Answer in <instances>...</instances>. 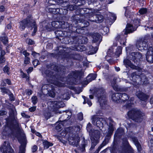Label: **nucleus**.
Returning <instances> with one entry per match:
<instances>
[{"label":"nucleus","instance_id":"nucleus-24","mask_svg":"<svg viewBox=\"0 0 153 153\" xmlns=\"http://www.w3.org/2000/svg\"><path fill=\"white\" fill-rule=\"evenodd\" d=\"M10 130V129L8 127H5V128L3 129V131L2 132V135L4 136H8L9 134V132Z\"/></svg>","mask_w":153,"mask_h":153},{"label":"nucleus","instance_id":"nucleus-19","mask_svg":"<svg viewBox=\"0 0 153 153\" xmlns=\"http://www.w3.org/2000/svg\"><path fill=\"white\" fill-rule=\"evenodd\" d=\"M95 18H96L97 19L95 20H92L91 19H90L91 21L95 22L97 23H100L102 21L103 19V16L100 14H97L94 16Z\"/></svg>","mask_w":153,"mask_h":153},{"label":"nucleus","instance_id":"nucleus-46","mask_svg":"<svg viewBox=\"0 0 153 153\" xmlns=\"http://www.w3.org/2000/svg\"><path fill=\"white\" fill-rule=\"evenodd\" d=\"M78 119L81 120L83 119V114L82 113H79L78 114Z\"/></svg>","mask_w":153,"mask_h":153},{"label":"nucleus","instance_id":"nucleus-35","mask_svg":"<svg viewBox=\"0 0 153 153\" xmlns=\"http://www.w3.org/2000/svg\"><path fill=\"white\" fill-rule=\"evenodd\" d=\"M1 40L3 43L4 44H6L8 42V39L6 37H2Z\"/></svg>","mask_w":153,"mask_h":153},{"label":"nucleus","instance_id":"nucleus-23","mask_svg":"<svg viewBox=\"0 0 153 153\" xmlns=\"http://www.w3.org/2000/svg\"><path fill=\"white\" fill-rule=\"evenodd\" d=\"M132 140L135 145L137 147L138 151H140L141 150V146L138 141V140L137 138H132Z\"/></svg>","mask_w":153,"mask_h":153},{"label":"nucleus","instance_id":"nucleus-43","mask_svg":"<svg viewBox=\"0 0 153 153\" xmlns=\"http://www.w3.org/2000/svg\"><path fill=\"white\" fill-rule=\"evenodd\" d=\"M30 62V59L28 57H26L24 60V63L27 64L29 63Z\"/></svg>","mask_w":153,"mask_h":153},{"label":"nucleus","instance_id":"nucleus-30","mask_svg":"<svg viewBox=\"0 0 153 153\" xmlns=\"http://www.w3.org/2000/svg\"><path fill=\"white\" fill-rule=\"evenodd\" d=\"M3 71L4 73H6L8 75L10 74V68L7 65L4 68Z\"/></svg>","mask_w":153,"mask_h":153},{"label":"nucleus","instance_id":"nucleus-12","mask_svg":"<svg viewBox=\"0 0 153 153\" xmlns=\"http://www.w3.org/2000/svg\"><path fill=\"white\" fill-rule=\"evenodd\" d=\"M145 78V76L143 74L139 72H135L131 74L130 79L133 82H136L138 79H139L140 80H143Z\"/></svg>","mask_w":153,"mask_h":153},{"label":"nucleus","instance_id":"nucleus-58","mask_svg":"<svg viewBox=\"0 0 153 153\" xmlns=\"http://www.w3.org/2000/svg\"><path fill=\"white\" fill-rule=\"evenodd\" d=\"M87 102L90 106H91L92 105L91 102L88 99H87Z\"/></svg>","mask_w":153,"mask_h":153},{"label":"nucleus","instance_id":"nucleus-31","mask_svg":"<svg viewBox=\"0 0 153 153\" xmlns=\"http://www.w3.org/2000/svg\"><path fill=\"white\" fill-rule=\"evenodd\" d=\"M63 125L61 122L59 123L57 125L56 127V129L58 131H60L62 129V127L63 126Z\"/></svg>","mask_w":153,"mask_h":153},{"label":"nucleus","instance_id":"nucleus-56","mask_svg":"<svg viewBox=\"0 0 153 153\" xmlns=\"http://www.w3.org/2000/svg\"><path fill=\"white\" fill-rule=\"evenodd\" d=\"M6 112L3 111H0V116L3 115L5 114Z\"/></svg>","mask_w":153,"mask_h":153},{"label":"nucleus","instance_id":"nucleus-49","mask_svg":"<svg viewBox=\"0 0 153 153\" xmlns=\"http://www.w3.org/2000/svg\"><path fill=\"white\" fill-rule=\"evenodd\" d=\"M68 8L69 9L71 10H72L74 9L75 7L73 5H69L68 7Z\"/></svg>","mask_w":153,"mask_h":153},{"label":"nucleus","instance_id":"nucleus-52","mask_svg":"<svg viewBox=\"0 0 153 153\" xmlns=\"http://www.w3.org/2000/svg\"><path fill=\"white\" fill-rule=\"evenodd\" d=\"M22 53L26 57H27V56H28L29 55V53L27 52L26 51H23Z\"/></svg>","mask_w":153,"mask_h":153},{"label":"nucleus","instance_id":"nucleus-48","mask_svg":"<svg viewBox=\"0 0 153 153\" xmlns=\"http://www.w3.org/2000/svg\"><path fill=\"white\" fill-rule=\"evenodd\" d=\"M132 104L133 103L131 102V101H128V104H127L126 106V108H128L129 107L131 106Z\"/></svg>","mask_w":153,"mask_h":153},{"label":"nucleus","instance_id":"nucleus-63","mask_svg":"<svg viewBox=\"0 0 153 153\" xmlns=\"http://www.w3.org/2000/svg\"><path fill=\"white\" fill-rule=\"evenodd\" d=\"M36 135H37V136H38L39 137H40L41 136V134L39 132H36Z\"/></svg>","mask_w":153,"mask_h":153},{"label":"nucleus","instance_id":"nucleus-11","mask_svg":"<svg viewBox=\"0 0 153 153\" xmlns=\"http://www.w3.org/2000/svg\"><path fill=\"white\" fill-rule=\"evenodd\" d=\"M10 119L13 121V127L15 130H19V125L16 120L15 112L13 110H10Z\"/></svg>","mask_w":153,"mask_h":153},{"label":"nucleus","instance_id":"nucleus-42","mask_svg":"<svg viewBox=\"0 0 153 153\" xmlns=\"http://www.w3.org/2000/svg\"><path fill=\"white\" fill-rule=\"evenodd\" d=\"M26 42L29 45H33L34 43V41L30 39H27Z\"/></svg>","mask_w":153,"mask_h":153},{"label":"nucleus","instance_id":"nucleus-9","mask_svg":"<svg viewBox=\"0 0 153 153\" xmlns=\"http://www.w3.org/2000/svg\"><path fill=\"white\" fill-rule=\"evenodd\" d=\"M129 58L134 63L137 64V62L143 59L142 54L139 52H132L129 55Z\"/></svg>","mask_w":153,"mask_h":153},{"label":"nucleus","instance_id":"nucleus-17","mask_svg":"<svg viewBox=\"0 0 153 153\" xmlns=\"http://www.w3.org/2000/svg\"><path fill=\"white\" fill-rule=\"evenodd\" d=\"M93 42H98L100 43L102 41V38L101 36L98 33H95L93 36Z\"/></svg>","mask_w":153,"mask_h":153},{"label":"nucleus","instance_id":"nucleus-14","mask_svg":"<svg viewBox=\"0 0 153 153\" xmlns=\"http://www.w3.org/2000/svg\"><path fill=\"white\" fill-rule=\"evenodd\" d=\"M136 95L141 100L143 101L146 100L148 98V96L140 91L136 93Z\"/></svg>","mask_w":153,"mask_h":153},{"label":"nucleus","instance_id":"nucleus-28","mask_svg":"<svg viewBox=\"0 0 153 153\" xmlns=\"http://www.w3.org/2000/svg\"><path fill=\"white\" fill-rule=\"evenodd\" d=\"M96 77V74H90L87 77V80H88V79H89V81L90 82L95 79Z\"/></svg>","mask_w":153,"mask_h":153},{"label":"nucleus","instance_id":"nucleus-62","mask_svg":"<svg viewBox=\"0 0 153 153\" xmlns=\"http://www.w3.org/2000/svg\"><path fill=\"white\" fill-rule=\"evenodd\" d=\"M4 81H3L2 82H1V85L2 86H4L6 85V83L4 82Z\"/></svg>","mask_w":153,"mask_h":153},{"label":"nucleus","instance_id":"nucleus-16","mask_svg":"<svg viewBox=\"0 0 153 153\" xmlns=\"http://www.w3.org/2000/svg\"><path fill=\"white\" fill-rule=\"evenodd\" d=\"M120 95H121V93H113L111 95V99L114 102L118 103L120 102Z\"/></svg>","mask_w":153,"mask_h":153},{"label":"nucleus","instance_id":"nucleus-4","mask_svg":"<svg viewBox=\"0 0 153 153\" xmlns=\"http://www.w3.org/2000/svg\"><path fill=\"white\" fill-rule=\"evenodd\" d=\"M21 144L19 153H25L26 144V138L23 131H20L16 136Z\"/></svg>","mask_w":153,"mask_h":153},{"label":"nucleus","instance_id":"nucleus-22","mask_svg":"<svg viewBox=\"0 0 153 153\" xmlns=\"http://www.w3.org/2000/svg\"><path fill=\"white\" fill-rule=\"evenodd\" d=\"M117 78V77H114L113 78V81H111V85L114 90L118 91V88L117 85L116 84V80Z\"/></svg>","mask_w":153,"mask_h":153},{"label":"nucleus","instance_id":"nucleus-3","mask_svg":"<svg viewBox=\"0 0 153 153\" xmlns=\"http://www.w3.org/2000/svg\"><path fill=\"white\" fill-rule=\"evenodd\" d=\"M128 115L135 122H139L142 121L144 114L140 110L134 108L128 112Z\"/></svg>","mask_w":153,"mask_h":153},{"label":"nucleus","instance_id":"nucleus-38","mask_svg":"<svg viewBox=\"0 0 153 153\" xmlns=\"http://www.w3.org/2000/svg\"><path fill=\"white\" fill-rule=\"evenodd\" d=\"M37 98L36 96H33L32 98V101L33 103L35 105V104L37 102Z\"/></svg>","mask_w":153,"mask_h":153},{"label":"nucleus","instance_id":"nucleus-8","mask_svg":"<svg viewBox=\"0 0 153 153\" xmlns=\"http://www.w3.org/2000/svg\"><path fill=\"white\" fill-rule=\"evenodd\" d=\"M92 123L93 124L97 126L100 128H102L104 124L106 123L104 119L102 118H99L96 117L95 116H93L92 117Z\"/></svg>","mask_w":153,"mask_h":153},{"label":"nucleus","instance_id":"nucleus-40","mask_svg":"<svg viewBox=\"0 0 153 153\" xmlns=\"http://www.w3.org/2000/svg\"><path fill=\"white\" fill-rule=\"evenodd\" d=\"M21 75L23 78H26L27 80L29 79V77L28 76L26 75L23 72H21Z\"/></svg>","mask_w":153,"mask_h":153},{"label":"nucleus","instance_id":"nucleus-32","mask_svg":"<svg viewBox=\"0 0 153 153\" xmlns=\"http://www.w3.org/2000/svg\"><path fill=\"white\" fill-rule=\"evenodd\" d=\"M45 26V29L47 30L48 31H50L53 29V28H52V27L51 26V24L50 25L49 24H47Z\"/></svg>","mask_w":153,"mask_h":153},{"label":"nucleus","instance_id":"nucleus-15","mask_svg":"<svg viewBox=\"0 0 153 153\" xmlns=\"http://www.w3.org/2000/svg\"><path fill=\"white\" fill-rule=\"evenodd\" d=\"M136 30V28L133 27V26L131 25L127 24L124 31L125 32V34H127L128 33L132 32Z\"/></svg>","mask_w":153,"mask_h":153},{"label":"nucleus","instance_id":"nucleus-13","mask_svg":"<svg viewBox=\"0 0 153 153\" xmlns=\"http://www.w3.org/2000/svg\"><path fill=\"white\" fill-rule=\"evenodd\" d=\"M106 121L108 126V130L107 135L108 136H109L112 134L114 130V122L112 119L110 118H108V119Z\"/></svg>","mask_w":153,"mask_h":153},{"label":"nucleus","instance_id":"nucleus-34","mask_svg":"<svg viewBox=\"0 0 153 153\" xmlns=\"http://www.w3.org/2000/svg\"><path fill=\"white\" fill-rule=\"evenodd\" d=\"M79 39H80V40L82 39H84L85 40V41L84 42L82 41H81L79 40L78 42L79 43H85V42L86 43L87 42L88 40L87 38L86 37H82L81 36H79Z\"/></svg>","mask_w":153,"mask_h":153},{"label":"nucleus","instance_id":"nucleus-36","mask_svg":"<svg viewBox=\"0 0 153 153\" xmlns=\"http://www.w3.org/2000/svg\"><path fill=\"white\" fill-rule=\"evenodd\" d=\"M147 12V9L146 8H143L140 9L139 10V12L141 14H143L146 13Z\"/></svg>","mask_w":153,"mask_h":153},{"label":"nucleus","instance_id":"nucleus-2","mask_svg":"<svg viewBox=\"0 0 153 153\" xmlns=\"http://www.w3.org/2000/svg\"><path fill=\"white\" fill-rule=\"evenodd\" d=\"M20 28L22 30H24L26 27H32L33 26L34 30L32 33V35L33 36L37 31V27L36 25L35 20L33 19L31 16H30L27 17L26 19L23 20L20 22Z\"/></svg>","mask_w":153,"mask_h":153},{"label":"nucleus","instance_id":"nucleus-44","mask_svg":"<svg viewBox=\"0 0 153 153\" xmlns=\"http://www.w3.org/2000/svg\"><path fill=\"white\" fill-rule=\"evenodd\" d=\"M39 61L37 59H35L33 62V65L34 66H36L39 64Z\"/></svg>","mask_w":153,"mask_h":153},{"label":"nucleus","instance_id":"nucleus-61","mask_svg":"<svg viewBox=\"0 0 153 153\" xmlns=\"http://www.w3.org/2000/svg\"><path fill=\"white\" fill-rule=\"evenodd\" d=\"M4 18V16H1L0 18V22H1L3 20Z\"/></svg>","mask_w":153,"mask_h":153},{"label":"nucleus","instance_id":"nucleus-55","mask_svg":"<svg viewBox=\"0 0 153 153\" xmlns=\"http://www.w3.org/2000/svg\"><path fill=\"white\" fill-rule=\"evenodd\" d=\"M4 81L7 82L8 85L11 84V81L8 79H6L4 80Z\"/></svg>","mask_w":153,"mask_h":153},{"label":"nucleus","instance_id":"nucleus-41","mask_svg":"<svg viewBox=\"0 0 153 153\" xmlns=\"http://www.w3.org/2000/svg\"><path fill=\"white\" fill-rule=\"evenodd\" d=\"M1 91L4 94H7L9 92V91L5 88H1Z\"/></svg>","mask_w":153,"mask_h":153},{"label":"nucleus","instance_id":"nucleus-53","mask_svg":"<svg viewBox=\"0 0 153 153\" xmlns=\"http://www.w3.org/2000/svg\"><path fill=\"white\" fill-rule=\"evenodd\" d=\"M33 69V67H30L27 71V72L28 73H30Z\"/></svg>","mask_w":153,"mask_h":153},{"label":"nucleus","instance_id":"nucleus-50","mask_svg":"<svg viewBox=\"0 0 153 153\" xmlns=\"http://www.w3.org/2000/svg\"><path fill=\"white\" fill-rule=\"evenodd\" d=\"M45 116L47 119H48L51 117V114L50 113H45Z\"/></svg>","mask_w":153,"mask_h":153},{"label":"nucleus","instance_id":"nucleus-27","mask_svg":"<svg viewBox=\"0 0 153 153\" xmlns=\"http://www.w3.org/2000/svg\"><path fill=\"white\" fill-rule=\"evenodd\" d=\"M146 60L149 63L153 62V55H146Z\"/></svg>","mask_w":153,"mask_h":153},{"label":"nucleus","instance_id":"nucleus-37","mask_svg":"<svg viewBox=\"0 0 153 153\" xmlns=\"http://www.w3.org/2000/svg\"><path fill=\"white\" fill-rule=\"evenodd\" d=\"M122 48L121 47H119L117 49V50L116 52V54L117 55H119L121 53Z\"/></svg>","mask_w":153,"mask_h":153},{"label":"nucleus","instance_id":"nucleus-18","mask_svg":"<svg viewBox=\"0 0 153 153\" xmlns=\"http://www.w3.org/2000/svg\"><path fill=\"white\" fill-rule=\"evenodd\" d=\"M137 47L140 50L145 49L144 48H146L147 45L146 42L140 41L137 42L136 45Z\"/></svg>","mask_w":153,"mask_h":153},{"label":"nucleus","instance_id":"nucleus-6","mask_svg":"<svg viewBox=\"0 0 153 153\" xmlns=\"http://www.w3.org/2000/svg\"><path fill=\"white\" fill-rule=\"evenodd\" d=\"M96 94L100 105L101 107H103L106 103L104 90L102 88L99 89L97 91Z\"/></svg>","mask_w":153,"mask_h":153},{"label":"nucleus","instance_id":"nucleus-7","mask_svg":"<svg viewBox=\"0 0 153 153\" xmlns=\"http://www.w3.org/2000/svg\"><path fill=\"white\" fill-rule=\"evenodd\" d=\"M48 105L53 111L56 112L58 108L63 107L64 104L63 102L60 101H53L48 102Z\"/></svg>","mask_w":153,"mask_h":153},{"label":"nucleus","instance_id":"nucleus-1","mask_svg":"<svg viewBox=\"0 0 153 153\" xmlns=\"http://www.w3.org/2000/svg\"><path fill=\"white\" fill-rule=\"evenodd\" d=\"M91 124L89 123L87 126V129L91 136L92 145L90 148L91 150L93 149L99 143L98 140L100 138V132L97 130H93L91 129Z\"/></svg>","mask_w":153,"mask_h":153},{"label":"nucleus","instance_id":"nucleus-33","mask_svg":"<svg viewBox=\"0 0 153 153\" xmlns=\"http://www.w3.org/2000/svg\"><path fill=\"white\" fill-rule=\"evenodd\" d=\"M146 54L153 55V48L152 47H149L147 52Z\"/></svg>","mask_w":153,"mask_h":153},{"label":"nucleus","instance_id":"nucleus-54","mask_svg":"<svg viewBox=\"0 0 153 153\" xmlns=\"http://www.w3.org/2000/svg\"><path fill=\"white\" fill-rule=\"evenodd\" d=\"M5 10V8L3 6H0V12H2L4 11Z\"/></svg>","mask_w":153,"mask_h":153},{"label":"nucleus","instance_id":"nucleus-25","mask_svg":"<svg viewBox=\"0 0 153 153\" xmlns=\"http://www.w3.org/2000/svg\"><path fill=\"white\" fill-rule=\"evenodd\" d=\"M43 144L45 149H48L50 146H53V144L47 141H44L43 142Z\"/></svg>","mask_w":153,"mask_h":153},{"label":"nucleus","instance_id":"nucleus-5","mask_svg":"<svg viewBox=\"0 0 153 153\" xmlns=\"http://www.w3.org/2000/svg\"><path fill=\"white\" fill-rule=\"evenodd\" d=\"M44 76H46L48 81L50 83L54 84L59 87H62L64 86L63 84L59 82L57 80H55V76L52 74V72L48 70H46L43 74Z\"/></svg>","mask_w":153,"mask_h":153},{"label":"nucleus","instance_id":"nucleus-47","mask_svg":"<svg viewBox=\"0 0 153 153\" xmlns=\"http://www.w3.org/2000/svg\"><path fill=\"white\" fill-rule=\"evenodd\" d=\"M38 147L36 145H34L33 146L32 148V152H35L37 149Z\"/></svg>","mask_w":153,"mask_h":153},{"label":"nucleus","instance_id":"nucleus-64","mask_svg":"<svg viewBox=\"0 0 153 153\" xmlns=\"http://www.w3.org/2000/svg\"><path fill=\"white\" fill-rule=\"evenodd\" d=\"M132 152V151L131 150V149H129V151H127V152L125 153H131Z\"/></svg>","mask_w":153,"mask_h":153},{"label":"nucleus","instance_id":"nucleus-26","mask_svg":"<svg viewBox=\"0 0 153 153\" xmlns=\"http://www.w3.org/2000/svg\"><path fill=\"white\" fill-rule=\"evenodd\" d=\"M120 101L122 100L124 101L128 99L129 97L126 94H121L120 95Z\"/></svg>","mask_w":153,"mask_h":153},{"label":"nucleus","instance_id":"nucleus-57","mask_svg":"<svg viewBox=\"0 0 153 153\" xmlns=\"http://www.w3.org/2000/svg\"><path fill=\"white\" fill-rule=\"evenodd\" d=\"M32 94V91L31 90H27V94L28 95H30Z\"/></svg>","mask_w":153,"mask_h":153},{"label":"nucleus","instance_id":"nucleus-10","mask_svg":"<svg viewBox=\"0 0 153 153\" xmlns=\"http://www.w3.org/2000/svg\"><path fill=\"white\" fill-rule=\"evenodd\" d=\"M13 149L8 142L5 141L2 148H0V153H12Z\"/></svg>","mask_w":153,"mask_h":153},{"label":"nucleus","instance_id":"nucleus-20","mask_svg":"<svg viewBox=\"0 0 153 153\" xmlns=\"http://www.w3.org/2000/svg\"><path fill=\"white\" fill-rule=\"evenodd\" d=\"M124 64L126 68L130 67L131 68L133 69H136V67L133 65L131 61L128 59H126L124 60Z\"/></svg>","mask_w":153,"mask_h":153},{"label":"nucleus","instance_id":"nucleus-45","mask_svg":"<svg viewBox=\"0 0 153 153\" xmlns=\"http://www.w3.org/2000/svg\"><path fill=\"white\" fill-rule=\"evenodd\" d=\"M113 52V50L112 48H110L108 49V53L109 54V55L111 56L112 54V53Z\"/></svg>","mask_w":153,"mask_h":153},{"label":"nucleus","instance_id":"nucleus-39","mask_svg":"<svg viewBox=\"0 0 153 153\" xmlns=\"http://www.w3.org/2000/svg\"><path fill=\"white\" fill-rule=\"evenodd\" d=\"M57 22H53L51 23V26L52 27V28H57V26L56 25H57Z\"/></svg>","mask_w":153,"mask_h":153},{"label":"nucleus","instance_id":"nucleus-60","mask_svg":"<svg viewBox=\"0 0 153 153\" xmlns=\"http://www.w3.org/2000/svg\"><path fill=\"white\" fill-rule=\"evenodd\" d=\"M7 28L8 29H10L11 28V25L10 24H9L7 25Z\"/></svg>","mask_w":153,"mask_h":153},{"label":"nucleus","instance_id":"nucleus-21","mask_svg":"<svg viewBox=\"0 0 153 153\" xmlns=\"http://www.w3.org/2000/svg\"><path fill=\"white\" fill-rule=\"evenodd\" d=\"M73 142L69 141L70 144H71L74 146L77 147L78 145V143L79 142V137L77 136L74 138H72Z\"/></svg>","mask_w":153,"mask_h":153},{"label":"nucleus","instance_id":"nucleus-51","mask_svg":"<svg viewBox=\"0 0 153 153\" xmlns=\"http://www.w3.org/2000/svg\"><path fill=\"white\" fill-rule=\"evenodd\" d=\"M36 109V107L35 106H33L30 107L29 108V110L30 112H33Z\"/></svg>","mask_w":153,"mask_h":153},{"label":"nucleus","instance_id":"nucleus-29","mask_svg":"<svg viewBox=\"0 0 153 153\" xmlns=\"http://www.w3.org/2000/svg\"><path fill=\"white\" fill-rule=\"evenodd\" d=\"M90 51L89 52V53L91 54H93L96 53L98 50V48L97 47H93L92 46L90 47Z\"/></svg>","mask_w":153,"mask_h":153},{"label":"nucleus","instance_id":"nucleus-59","mask_svg":"<svg viewBox=\"0 0 153 153\" xmlns=\"http://www.w3.org/2000/svg\"><path fill=\"white\" fill-rule=\"evenodd\" d=\"M62 31H57L56 32V33L57 34H59L60 36H62Z\"/></svg>","mask_w":153,"mask_h":153}]
</instances>
